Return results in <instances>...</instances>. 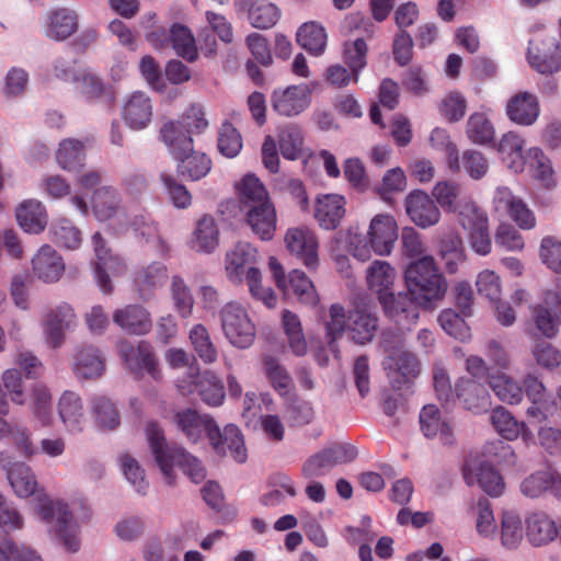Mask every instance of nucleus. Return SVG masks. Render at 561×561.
Segmentation results:
<instances>
[{
	"mask_svg": "<svg viewBox=\"0 0 561 561\" xmlns=\"http://www.w3.org/2000/svg\"><path fill=\"white\" fill-rule=\"evenodd\" d=\"M167 124L175 125L179 130L178 136L183 137H192L193 134H201L208 126L204 110L198 104H192L182 115L180 121L168 122Z\"/></svg>",
	"mask_w": 561,
	"mask_h": 561,
	"instance_id": "603ef678",
	"label": "nucleus"
},
{
	"mask_svg": "<svg viewBox=\"0 0 561 561\" xmlns=\"http://www.w3.org/2000/svg\"><path fill=\"white\" fill-rule=\"evenodd\" d=\"M176 427L190 442L196 443L205 433L208 439L218 436V425L209 415H201L196 410L184 409L174 414Z\"/></svg>",
	"mask_w": 561,
	"mask_h": 561,
	"instance_id": "a211bd4d",
	"label": "nucleus"
},
{
	"mask_svg": "<svg viewBox=\"0 0 561 561\" xmlns=\"http://www.w3.org/2000/svg\"><path fill=\"white\" fill-rule=\"evenodd\" d=\"M168 278L167 266L154 262L139 270L135 276V283L142 297L150 296L154 289L161 287Z\"/></svg>",
	"mask_w": 561,
	"mask_h": 561,
	"instance_id": "de8ad7c7",
	"label": "nucleus"
},
{
	"mask_svg": "<svg viewBox=\"0 0 561 561\" xmlns=\"http://www.w3.org/2000/svg\"><path fill=\"white\" fill-rule=\"evenodd\" d=\"M491 422L495 431L507 440L516 439L526 428L524 422H518L511 412L503 407L493 410Z\"/></svg>",
	"mask_w": 561,
	"mask_h": 561,
	"instance_id": "6e6d98bb",
	"label": "nucleus"
},
{
	"mask_svg": "<svg viewBox=\"0 0 561 561\" xmlns=\"http://www.w3.org/2000/svg\"><path fill=\"white\" fill-rule=\"evenodd\" d=\"M357 449L351 444L334 443L309 457L301 468L305 478L322 477L332 468L353 461Z\"/></svg>",
	"mask_w": 561,
	"mask_h": 561,
	"instance_id": "1a4fd4ad",
	"label": "nucleus"
},
{
	"mask_svg": "<svg viewBox=\"0 0 561 561\" xmlns=\"http://www.w3.org/2000/svg\"><path fill=\"white\" fill-rule=\"evenodd\" d=\"M526 162L533 169L534 176L539 180L545 187L549 188L554 185L551 161L540 148H530L526 156Z\"/></svg>",
	"mask_w": 561,
	"mask_h": 561,
	"instance_id": "680f3d73",
	"label": "nucleus"
},
{
	"mask_svg": "<svg viewBox=\"0 0 561 561\" xmlns=\"http://www.w3.org/2000/svg\"><path fill=\"white\" fill-rule=\"evenodd\" d=\"M409 294L423 309H433L447 293L448 283L434 257L425 255L410 263L404 272Z\"/></svg>",
	"mask_w": 561,
	"mask_h": 561,
	"instance_id": "f03ea898",
	"label": "nucleus"
},
{
	"mask_svg": "<svg viewBox=\"0 0 561 561\" xmlns=\"http://www.w3.org/2000/svg\"><path fill=\"white\" fill-rule=\"evenodd\" d=\"M310 102L311 90L306 83L275 89L271 95L273 111L286 117L299 115Z\"/></svg>",
	"mask_w": 561,
	"mask_h": 561,
	"instance_id": "ddd939ff",
	"label": "nucleus"
},
{
	"mask_svg": "<svg viewBox=\"0 0 561 561\" xmlns=\"http://www.w3.org/2000/svg\"><path fill=\"white\" fill-rule=\"evenodd\" d=\"M218 228L215 219L203 216L198 221L192 240V248L197 252L210 253L218 245Z\"/></svg>",
	"mask_w": 561,
	"mask_h": 561,
	"instance_id": "a18cd8bd",
	"label": "nucleus"
},
{
	"mask_svg": "<svg viewBox=\"0 0 561 561\" xmlns=\"http://www.w3.org/2000/svg\"><path fill=\"white\" fill-rule=\"evenodd\" d=\"M209 442L219 456L230 455L239 463H243L248 459L243 435L234 424L226 425L222 431L218 427V436Z\"/></svg>",
	"mask_w": 561,
	"mask_h": 561,
	"instance_id": "c756f323",
	"label": "nucleus"
},
{
	"mask_svg": "<svg viewBox=\"0 0 561 561\" xmlns=\"http://www.w3.org/2000/svg\"><path fill=\"white\" fill-rule=\"evenodd\" d=\"M113 321L129 334H147L152 328L150 313L140 305H127L115 310Z\"/></svg>",
	"mask_w": 561,
	"mask_h": 561,
	"instance_id": "7c9ffc66",
	"label": "nucleus"
},
{
	"mask_svg": "<svg viewBox=\"0 0 561 561\" xmlns=\"http://www.w3.org/2000/svg\"><path fill=\"white\" fill-rule=\"evenodd\" d=\"M386 368L392 388L401 391L409 388L420 374V362L413 353L400 351L387 358Z\"/></svg>",
	"mask_w": 561,
	"mask_h": 561,
	"instance_id": "f3484780",
	"label": "nucleus"
},
{
	"mask_svg": "<svg viewBox=\"0 0 561 561\" xmlns=\"http://www.w3.org/2000/svg\"><path fill=\"white\" fill-rule=\"evenodd\" d=\"M344 197L336 194L324 195L318 198L314 217L321 228L333 230L339 227L345 215Z\"/></svg>",
	"mask_w": 561,
	"mask_h": 561,
	"instance_id": "f704fd0d",
	"label": "nucleus"
},
{
	"mask_svg": "<svg viewBox=\"0 0 561 561\" xmlns=\"http://www.w3.org/2000/svg\"><path fill=\"white\" fill-rule=\"evenodd\" d=\"M251 231L262 241L274 238L277 226V213L273 202L252 206L241 210Z\"/></svg>",
	"mask_w": 561,
	"mask_h": 561,
	"instance_id": "412c9836",
	"label": "nucleus"
},
{
	"mask_svg": "<svg viewBox=\"0 0 561 561\" xmlns=\"http://www.w3.org/2000/svg\"><path fill=\"white\" fill-rule=\"evenodd\" d=\"M459 224L468 231L472 250L486 255L491 252L492 241L489 233V218L476 203H465L459 211Z\"/></svg>",
	"mask_w": 561,
	"mask_h": 561,
	"instance_id": "6e6552de",
	"label": "nucleus"
},
{
	"mask_svg": "<svg viewBox=\"0 0 561 561\" xmlns=\"http://www.w3.org/2000/svg\"><path fill=\"white\" fill-rule=\"evenodd\" d=\"M379 304L382 307L383 313L387 318L394 321L401 328L409 329L415 324L420 312L421 306L414 298L407 293L390 294L380 297Z\"/></svg>",
	"mask_w": 561,
	"mask_h": 561,
	"instance_id": "dca6fc26",
	"label": "nucleus"
},
{
	"mask_svg": "<svg viewBox=\"0 0 561 561\" xmlns=\"http://www.w3.org/2000/svg\"><path fill=\"white\" fill-rule=\"evenodd\" d=\"M405 209L410 219L421 228L434 226L440 218V211L435 202L420 190H415L407 196Z\"/></svg>",
	"mask_w": 561,
	"mask_h": 561,
	"instance_id": "5701e85b",
	"label": "nucleus"
},
{
	"mask_svg": "<svg viewBox=\"0 0 561 561\" xmlns=\"http://www.w3.org/2000/svg\"><path fill=\"white\" fill-rule=\"evenodd\" d=\"M527 60L539 73L549 75L559 71L561 50L557 38L545 33L535 35L528 44Z\"/></svg>",
	"mask_w": 561,
	"mask_h": 561,
	"instance_id": "9d476101",
	"label": "nucleus"
},
{
	"mask_svg": "<svg viewBox=\"0 0 561 561\" xmlns=\"http://www.w3.org/2000/svg\"><path fill=\"white\" fill-rule=\"evenodd\" d=\"M526 535L534 546H542L558 536V528L547 514L535 512L526 518Z\"/></svg>",
	"mask_w": 561,
	"mask_h": 561,
	"instance_id": "e433bc0d",
	"label": "nucleus"
},
{
	"mask_svg": "<svg viewBox=\"0 0 561 561\" xmlns=\"http://www.w3.org/2000/svg\"><path fill=\"white\" fill-rule=\"evenodd\" d=\"M122 115L131 129L146 128L152 117L151 100L144 92H134L125 102Z\"/></svg>",
	"mask_w": 561,
	"mask_h": 561,
	"instance_id": "2f4dec72",
	"label": "nucleus"
},
{
	"mask_svg": "<svg viewBox=\"0 0 561 561\" xmlns=\"http://www.w3.org/2000/svg\"><path fill=\"white\" fill-rule=\"evenodd\" d=\"M32 270L38 279L51 284L64 275L65 262L53 247L45 244L33 256Z\"/></svg>",
	"mask_w": 561,
	"mask_h": 561,
	"instance_id": "bb28decb",
	"label": "nucleus"
},
{
	"mask_svg": "<svg viewBox=\"0 0 561 561\" xmlns=\"http://www.w3.org/2000/svg\"><path fill=\"white\" fill-rule=\"evenodd\" d=\"M58 415L70 433H80L87 424V415L81 397L71 390H66L57 403Z\"/></svg>",
	"mask_w": 561,
	"mask_h": 561,
	"instance_id": "c85d7f7f",
	"label": "nucleus"
},
{
	"mask_svg": "<svg viewBox=\"0 0 561 561\" xmlns=\"http://www.w3.org/2000/svg\"><path fill=\"white\" fill-rule=\"evenodd\" d=\"M463 409L480 414L489 411L491 397L484 385L469 378H460L454 389Z\"/></svg>",
	"mask_w": 561,
	"mask_h": 561,
	"instance_id": "aec40b11",
	"label": "nucleus"
},
{
	"mask_svg": "<svg viewBox=\"0 0 561 561\" xmlns=\"http://www.w3.org/2000/svg\"><path fill=\"white\" fill-rule=\"evenodd\" d=\"M51 240L59 247L76 249L81 242V232L68 219H59L51 228Z\"/></svg>",
	"mask_w": 561,
	"mask_h": 561,
	"instance_id": "774afa93",
	"label": "nucleus"
},
{
	"mask_svg": "<svg viewBox=\"0 0 561 561\" xmlns=\"http://www.w3.org/2000/svg\"><path fill=\"white\" fill-rule=\"evenodd\" d=\"M494 210L506 215L518 228L530 230L536 227V216L527 204L505 186L497 187L493 197Z\"/></svg>",
	"mask_w": 561,
	"mask_h": 561,
	"instance_id": "f8f14e48",
	"label": "nucleus"
},
{
	"mask_svg": "<svg viewBox=\"0 0 561 561\" xmlns=\"http://www.w3.org/2000/svg\"><path fill=\"white\" fill-rule=\"evenodd\" d=\"M221 327L227 340L238 348L250 347L256 336L255 324L239 304L229 302L220 312Z\"/></svg>",
	"mask_w": 561,
	"mask_h": 561,
	"instance_id": "0eeeda50",
	"label": "nucleus"
},
{
	"mask_svg": "<svg viewBox=\"0 0 561 561\" xmlns=\"http://www.w3.org/2000/svg\"><path fill=\"white\" fill-rule=\"evenodd\" d=\"M36 512L43 520L55 525V531L61 537L65 547L69 551L77 552L79 550L78 526L73 522L67 504L44 499L39 500Z\"/></svg>",
	"mask_w": 561,
	"mask_h": 561,
	"instance_id": "423d86ee",
	"label": "nucleus"
},
{
	"mask_svg": "<svg viewBox=\"0 0 561 561\" xmlns=\"http://www.w3.org/2000/svg\"><path fill=\"white\" fill-rule=\"evenodd\" d=\"M92 242L96 256V261L94 263L95 279L100 289L104 294H111L113 291V285L110 274L113 276L123 274L126 271V265L119 256L111 253L100 232H95L92 236Z\"/></svg>",
	"mask_w": 561,
	"mask_h": 561,
	"instance_id": "9b49d317",
	"label": "nucleus"
},
{
	"mask_svg": "<svg viewBox=\"0 0 561 561\" xmlns=\"http://www.w3.org/2000/svg\"><path fill=\"white\" fill-rule=\"evenodd\" d=\"M60 168L75 171L83 165L85 159L83 144L77 139H66L60 142L56 153Z\"/></svg>",
	"mask_w": 561,
	"mask_h": 561,
	"instance_id": "864d4df0",
	"label": "nucleus"
},
{
	"mask_svg": "<svg viewBox=\"0 0 561 561\" xmlns=\"http://www.w3.org/2000/svg\"><path fill=\"white\" fill-rule=\"evenodd\" d=\"M420 424L426 437L440 436L444 444L451 440V427L447 421H443L438 408L434 404L424 405L420 412Z\"/></svg>",
	"mask_w": 561,
	"mask_h": 561,
	"instance_id": "79ce46f5",
	"label": "nucleus"
},
{
	"mask_svg": "<svg viewBox=\"0 0 561 561\" xmlns=\"http://www.w3.org/2000/svg\"><path fill=\"white\" fill-rule=\"evenodd\" d=\"M191 344L205 364H213L218 358V350L211 342L208 330L203 324H195L190 331Z\"/></svg>",
	"mask_w": 561,
	"mask_h": 561,
	"instance_id": "5fc2aeb1",
	"label": "nucleus"
},
{
	"mask_svg": "<svg viewBox=\"0 0 561 561\" xmlns=\"http://www.w3.org/2000/svg\"><path fill=\"white\" fill-rule=\"evenodd\" d=\"M463 479L468 485L478 484L490 496H500L504 490V481L500 472L489 463L478 466L466 462L462 469Z\"/></svg>",
	"mask_w": 561,
	"mask_h": 561,
	"instance_id": "b1692460",
	"label": "nucleus"
},
{
	"mask_svg": "<svg viewBox=\"0 0 561 561\" xmlns=\"http://www.w3.org/2000/svg\"><path fill=\"white\" fill-rule=\"evenodd\" d=\"M367 238L353 244L352 253L357 260L365 262L371 252L378 255H389L398 240V226L390 215H376L369 225Z\"/></svg>",
	"mask_w": 561,
	"mask_h": 561,
	"instance_id": "20e7f679",
	"label": "nucleus"
},
{
	"mask_svg": "<svg viewBox=\"0 0 561 561\" xmlns=\"http://www.w3.org/2000/svg\"><path fill=\"white\" fill-rule=\"evenodd\" d=\"M489 386L501 401L508 404H517L523 399V388L505 373L490 375Z\"/></svg>",
	"mask_w": 561,
	"mask_h": 561,
	"instance_id": "09e8293b",
	"label": "nucleus"
},
{
	"mask_svg": "<svg viewBox=\"0 0 561 561\" xmlns=\"http://www.w3.org/2000/svg\"><path fill=\"white\" fill-rule=\"evenodd\" d=\"M466 134L469 140L477 145H488L494 140V127L483 113H473L469 116Z\"/></svg>",
	"mask_w": 561,
	"mask_h": 561,
	"instance_id": "4d7b16f0",
	"label": "nucleus"
},
{
	"mask_svg": "<svg viewBox=\"0 0 561 561\" xmlns=\"http://www.w3.org/2000/svg\"><path fill=\"white\" fill-rule=\"evenodd\" d=\"M433 196L445 211L458 215L465 203H473L465 195L461 184L455 181L437 182L433 188Z\"/></svg>",
	"mask_w": 561,
	"mask_h": 561,
	"instance_id": "58836bf2",
	"label": "nucleus"
},
{
	"mask_svg": "<svg viewBox=\"0 0 561 561\" xmlns=\"http://www.w3.org/2000/svg\"><path fill=\"white\" fill-rule=\"evenodd\" d=\"M16 220L20 227L28 233H39L47 225V213L44 205L34 199L23 202L16 208Z\"/></svg>",
	"mask_w": 561,
	"mask_h": 561,
	"instance_id": "ea45409f",
	"label": "nucleus"
},
{
	"mask_svg": "<svg viewBox=\"0 0 561 561\" xmlns=\"http://www.w3.org/2000/svg\"><path fill=\"white\" fill-rule=\"evenodd\" d=\"M327 38L324 27L317 22L304 23L297 32V43L316 56L324 51Z\"/></svg>",
	"mask_w": 561,
	"mask_h": 561,
	"instance_id": "49530a36",
	"label": "nucleus"
},
{
	"mask_svg": "<svg viewBox=\"0 0 561 561\" xmlns=\"http://www.w3.org/2000/svg\"><path fill=\"white\" fill-rule=\"evenodd\" d=\"M79 27L76 10L61 7L51 9L46 14L45 35L56 42H64L72 36Z\"/></svg>",
	"mask_w": 561,
	"mask_h": 561,
	"instance_id": "393cba45",
	"label": "nucleus"
},
{
	"mask_svg": "<svg viewBox=\"0 0 561 561\" xmlns=\"http://www.w3.org/2000/svg\"><path fill=\"white\" fill-rule=\"evenodd\" d=\"M0 467L7 471L10 485L19 497H28L35 492L37 482L28 466L13 462L8 454L0 453Z\"/></svg>",
	"mask_w": 561,
	"mask_h": 561,
	"instance_id": "a878e982",
	"label": "nucleus"
},
{
	"mask_svg": "<svg viewBox=\"0 0 561 561\" xmlns=\"http://www.w3.org/2000/svg\"><path fill=\"white\" fill-rule=\"evenodd\" d=\"M523 523L518 514L506 511L501 520L502 545L508 549L516 548L523 539Z\"/></svg>",
	"mask_w": 561,
	"mask_h": 561,
	"instance_id": "0e129e2a",
	"label": "nucleus"
},
{
	"mask_svg": "<svg viewBox=\"0 0 561 561\" xmlns=\"http://www.w3.org/2000/svg\"><path fill=\"white\" fill-rule=\"evenodd\" d=\"M460 172L463 171L472 180L483 179L489 171V160L479 150L466 149L459 156Z\"/></svg>",
	"mask_w": 561,
	"mask_h": 561,
	"instance_id": "e2e57ef3",
	"label": "nucleus"
},
{
	"mask_svg": "<svg viewBox=\"0 0 561 561\" xmlns=\"http://www.w3.org/2000/svg\"><path fill=\"white\" fill-rule=\"evenodd\" d=\"M302 145L304 136L298 126L288 125L280 130L279 149L285 159H298L302 150Z\"/></svg>",
	"mask_w": 561,
	"mask_h": 561,
	"instance_id": "338daca9",
	"label": "nucleus"
},
{
	"mask_svg": "<svg viewBox=\"0 0 561 561\" xmlns=\"http://www.w3.org/2000/svg\"><path fill=\"white\" fill-rule=\"evenodd\" d=\"M257 255L255 247L249 242H238L226 253L225 268L228 279L234 284L243 283L249 268L256 267Z\"/></svg>",
	"mask_w": 561,
	"mask_h": 561,
	"instance_id": "6ab92c4d",
	"label": "nucleus"
},
{
	"mask_svg": "<svg viewBox=\"0 0 561 561\" xmlns=\"http://www.w3.org/2000/svg\"><path fill=\"white\" fill-rule=\"evenodd\" d=\"M282 321L290 350L295 355L304 356L308 351V345L299 318L294 312L284 310Z\"/></svg>",
	"mask_w": 561,
	"mask_h": 561,
	"instance_id": "13d9d810",
	"label": "nucleus"
},
{
	"mask_svg": "<svg viewBox=\"0 0 561 561\" xmlns=\"http://www.w3.org/2000/svg\"><path fill=\"white\" fill-rule=\"evenodd\" d=\"M368 47L363 38L344 43L343 60L354 73V83L358 81L359 72L367 65Z\"/></svg>",
	"mask_w": 561,
	"mask_h": 561,
	"instance_id": "bf43d9fd",
	"label": "nucleus"
},
{
	"mask_svg": "<svg viewBox=\"0 0 561 561\" xmlns=\"http://www.w3.org/2000/svg\"><path fill=\"white\" fill-rule=\"evenodd\" d=\"M176 126L164 124L160 137L176 161L178 174L186 180L198 181L211 169V160L204 152L194 150L192 137L178 136Z\"/></svg>",
	"mask_w": 561,
	"mask_h": 561,
	"instance_id": "7ed1b4c3",
	"label": "nucleus"
},
{
	"mask_svg": "<svg viewBox=\"0 0 561 561\" xmlns=\"http://www.w3.org/2000/svg\"><path fill=\"white\" fill-rule=\"evenodd\" d=\"M430 141L434 148L445 151L448 169L453 173H459V151L457 146L451 141L448 131L439 127L434 128L431 133Z\"/></svg>",
	"mask_w": 561,
	"mask_h": 561,
	"instance_id": "052dcab7",
	"label": "nucleus"
},
{
	"mask_svg": "<svg viewBox=\"0 0 561 561\" xmlns=\"http://www.w3.org/2000/svg\"><path fill=\"white\" fill-rule=\"evenodd\" d=\"M146 437L167 484L173 485L175 482V466H179L194 483H201L205 480L207 472L202 461L187 454L183 448L170 445L165 439L163 430L157 422L150 421L147 423Z\"/></svg>",
	"mask_w": 561,
	"mask_h": 561,
	"instance_id": "f257e3e1",
	"label": "nucleus"
},
{
	"mask_svg": "<svg viewBox=\"0 0 561 561\" xmlns=\"http://www.w3.org/2000/svg\"><path fill=\"white\" fill-rule=\"evenodd\" d=\"M104 371V359L98 348L81 347L75 355L73 373L79 379L99 378Z\"/></svg>",
	"mask_w": 561,
	"mask_h": 561,
	"instance_id": "a19ab883",
	"label": "nucleus"
},
{
	"mask_svg": "<svg viewBox=\"0 0 561 561\" xmlns=\"http://www.w3.org/2000/svg\"><path fill=\"white\" fill-rule=\"evenodd\" d=\"M287 250L296 255L310 271L319 265V242L316 233L307 227L289 228L285 234Z\"/></svg>",
	"mask_w": 561,
	"mask_h": 561,
	"instance_id": "4468645a",
	"label": "nucleus"
},
{
	"mask_svg": "<svg viewBox=\"0 0 561 561\" xmlns=\"http://www.w3.org/2000/svg\"><path fill=\"white\" fill-rule=\"evenodd\" d=\"M91 202L93 211L100 220L111 219L119 208L118 194L112 186L95 190Z\"/></svg>",
	"mask_w": 561,
	"mask_h": 561,
	"instance_id": "3c124183",
	"label": "nucleus"
},
{
	"mask_svg": "<svg viewBox=\"0 0 561 561\" xmlns=\"http://www.w3.org/2000/svg\"><path fill=\"white\" fill-rule=\"evenodd\" d=\"M76 324V313L68 304H62L46 314L44 334L46 342L54 348L65 342V331Z\"/></svg>",
	"mask_w": 561,
	"mask_h": 561,
	"instance_id": "4be33fe9",
	"label": "nucleus"
},
{
	"mask_svg": "<svg viewBox=\"0 0 561 561\" xmlns=\"http://www.w3.org/2000/svg\"><path fill=\"white\" fill-rule=\"evenodd\" d=\"M397 278L396 270L386 261H374L366 271V282L368 288L380 297L393 293V285Z\"/></svg>",
	"mask_w": 561,
	"mask_h": 561,
	"instance_id": "72a5a7b5",
	"label": "nucleus"
},
{
	"mask_svg": "<svg viewBox=\"0 0 561 561\" xmlns=\"http://www.w3.org/2000/svg\"><path fill=\"white\" fill-rule=\"evenodd\" d=\"M169 34L172 47L178 56L182 57L188 62H194L197 60L198 49L196 46V41L187 26L174 23L170 27Z\"/></svg>",
	"mask_w": 561,
	"mask_h": 561,
	"instance_id": "c03bdc74",
	"label": "nucleus"
},
{
	"mask_svg": "<svg viewBox=\"0 0 561 561\" xmlns=\"http://www.w3.org/2000/svg\"><path fill=\"white\" fill-rule=\"evenodd\" d=\"M121 356L134 374L142 375L147 373L154 380L161 378L158 359L149 342L140 341L136 347L129 343H124L121 346Z\"/></svg>",
	"mask_w": 561,
	"mask_h": 561,
	"instance_id": "2eb2a0df",
	"label": "nucleus"
},
{
	"mask_svg": "<svg viewBox=\"0 0 561 561\" xmlns=\"http://www.w3.org/2000/svg\"><path fill=\"white\" fill-rule=\"evenodd\" d=\"M285 294L291 291L297 300L307 306H316L319 301V295L312 280L300 270H293L288 275L287 289Z\"/></svg>",
	"mask_w": 561,
	"mask_h": 561,
	"instance_id": "37998d69",
	"label": "nucleus"
},
{
	"mask_svg": "<svg viewBox=\"0 0 561 561\" xmlns=\"http://www.w3.org/2000/svg\"><path fill=\"white\" fill-rule=\"evenodd\" d=\"M176 389L183 397L197 394L210 407H219L225 400L222 381L210 370L199 371L197 365H191L187 371L176 380Z\"/></svg>",
	"mask_w": 561,
	"mask_h": 561,
	"instance_id": "39448f33",
	"label": "nucleus"
},
{
	"mask_svg": "<svg viewBox=\"0 0 561 561\" xmlns=\"http://www.w3.org/2000/svg\"><path fill=\"white\" fill-rule=\"evenodd\" d=\"M240 210L273 202L261 180L254 174L244 175L237 185Z\"/></svg>",
	"mask_w": 561,
	"mask_h": 561,
	"instance_id": "4c0bfd02",
	"label": "nucleus"
},
{
	"mask_svg": "<svg viewBox=\"0 0 561 561\" xmlns=\"http://www.w3.org/2000/svg\"><path fill=\"white\" fill-rule=\"evenodd\" d=\"M237 5L239 10L248 11L249 21L255 28H271L280 18L279 9L266 0H239Z\"/></svg>",
	"mask_w": 561,
	"mask_h": 561,
	"instance_id": "473e14b6",
	"label": "nucleus"
},
{
	"mask_svg": "<svg viewBox=\"0 0 561 561\" xmlns=\"http://www.w3.org/2000/svg\"><path fill=\"white\" fill-rule=\"evenodd\" d=\"M524 147L525 140L523 137L511 130L501 137L497 150L510 168H522L525 160Z\"/></svg>",
	"mask_w": 561,
	"mask_h": 561,
	"instance_id": "8fccbe9b",
	"label": "nucleus"
},
{
	"mask_svg": "<svg viewBox=\"0 0 561 561\" xmlns=\"http://www.w3.org/2000/svg\"><path fill=\"white\" fill-rule=\"evenodd\" d=\"M505 111L513 123L520 126H531L540 115L539 100L533 93L518 92L508 100Z\"/></svg>",
	"mask_w": 561,
	"mask_h": 561,
	"instance_id": "cd10ccee",
	"label": "nucleus"
},
{
	"mask_svg": "<svg viewBox=\"0 0 561 561\" xmlns=\"http://www.w3.org/2000/svg\"><path fill=\"white\" fill-rule=\"evenodd\" d=\"M347 329L351 339L360 345L369 343L378 329L376 314L366 310H354L347 318Z\"/></svg>",
	"mask_w": 561,
	"mask_h": 561,
	"instance_id": "c9c22d12",
	"label": "nucleus"
},
{
	"mask_svg": "<svg viewBox=\"0 0 561 561\" xmlns=\"http://www.w3.org/2000/svg\"><path fill=\"white\" fill-rule=\"evenodd\" d=\"M243 282L255 300L262 301L270 309L276 306L277 297L272 288L262 285V273L257 267L249 268Z\"/></svg>",
	"mask_w": 561,
	"mask_h": 561,
	"instance_id": "69168bd1",
	"label": "nucleus"
}]
</instances>
